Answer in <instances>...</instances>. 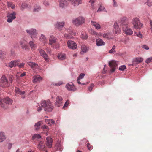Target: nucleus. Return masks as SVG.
Masks as SVG:
<instances>
[{
    "mask_svg": "<svg viewBox=\"0 0 152 152\" xmlns=\"http://www.w3.org/2000/svg\"><path fill=\"white\" fill-rule=\"evenodd\" d=\"M29 44L32 49L34 50L35 48L36 45L33 41H30L29 42Z\"/></svg>",
    "mask_w": 152,
    "mask_h": 152,
    "instance_id": "c9c22d12",
    "label": "nucleus"
},
{
    "mask_svg": "<svg viewBox=\"0 0 152 152\" xmlns=\"http://www.w3.org/2000/svg\"><path fill=\"white\" fill-rule=\"evenodd\" d=\"M113 5L114 7H117L118 6V4H117V2L115 1V0H113Z\"/></svg>",
    "mask_w": 152,
    "mask_h": 152,
    "instance_id": "864d4df0",
    "label": "nucleus"
},
{
    "mask_svg": "<svg viewBox=\"0 0 152 152\" xmlns=\"http://www.w3.org/2000/svg\"><path fill=\"white\" fill-rule=\"evenodd\" d=\"M27 64L34 71L36 72L39 69V66L36 63L31 62H28Z\"/></svg>",
    "mask_w": 152,
    "mask_h": 152,
    "instance_id": "ddd939ff",
    "label": "nucleus"
},
{
    "mask_svg": "<svg viewBox=\"0 0 152 152\" xmlns=\"http://www.w3.org/2000/svg\"><path fill=\"white\" fill-rule=\"evenodd\" d=\"M96 45L97 46H101L104 45H105V43L101 39L98 38L96 40Z\"/></svg>",
    "mask_w": 152,
    "mask_h": 152,
    "instance_id": "4be33fe9",
    "label": "nucleus"
},
{
    "mask_svg": "<svg viewBox=\"0 0 152 152\" xmlns=\"http://www.w3.org/2000/svg\"><path fill=\"white\" fill-rule=\"evenodd\" d=\"M142 48H144L147 50H148L149 49V47L145 45H143L142 46Z\"/></svg>",
    "mask_w": 152,
    "mask_h": 152,
    "instance_id": "5fc2aeb1",
    "label": "nucleus"
},
{
    "mask_svg": "<svg viewBox=\"0 0 152 152\" xmlns=\"http://www.w3.org/2000/svg\"><path fill=\"white\" fill-rule=\"evenodd\" d=\"M58 58L60 60H63L66 58L65 55L63 54H59L58 56Z\"/></svg>",
    "mask_w": 152,
    "mask_h": 152,
    "instance_id": "72a5a7b5",
    "label": "nucleus"
},
{
    "mask_svg": "<svg viewBox=\"0 0 152 152\" xmlns=\"http://www.w3.org/2000/svg\"><path fill=\"white\" fill-rule=\"evenodd\" d=\"M25 64V63H22L20 64H19V63H18V65H17L18 66L19 68H20L24 67Z\"/></svg>",
    "mask_w": 152,
    "mask_h": 152,
    "instance_id": "79ce46f5",
    "label": "nucleus"
},
{
    "mask_svg": "<svg viewBox=\"0 0 152 152\" xmlns=\"http://www.w3.org/2000/svg\"><path fill=\"white\" fill-rule=\"evenodd\" d=\"M33 82L34 83L40 82L42 80V77L39 75H34L33 77Z\"/></svg>",
    "mask_w": 152,
    "mask_h": 152,
    "instance_id": "a211bd4d",
    "label": "nucleus"
},
{
    "mask_svg": "<svg viewBox=\"0 0 152 152\" xmlns=\"http://www.w3.org/2000/svg\"><path fill=\"white\" fill-rule=\"evenodd\" d=\"M67 45L69 48L73 50L76 49L77 47L76 44L72 41H68L67 42Z\"/></svg>",
    "mask_w": 152,
    "mask_h": 152,
    "instance_id": "f8f14e48",
    "label": "nucleus"
},
{
    "mask_svg": "<svg viewBox=\"0 0 152 152\" xmlns=\"http://www.w3.org/2000/svg\"><path fill=\"white\" fill-rule=\"evenodd\" d=\"M49 44L52 45L53 44L55 43L56 42V38L53 35L51 36L49 38Z\"/></svg>",
    "mask_w": 152,
    "mask_h": 152,
    "instance_id": "5701e85b",
    "label": "nucleus"
},
{
    "mask_svg": "<svg viewBox=\"0 0 152 152\" xmlns=\"http://www.w3.org/2000/svg\"><path fill=\"white\" fill-rule=\"evenodd\" d=\"M151 61L152 62V57L148 58L145 61L147 64L149 63Z\"/></svg>",
    "mask_w": 152,
    "mask_h": 152,
    "instance_id": "de8ad7c7",
    "label": "nucleus"
},
{
    "mask_svg": "<svg viewBox=\"0 0 152 152\" xmlns=\"http://www.w3.org/2000/svg\"><path fill=\"white\" fill-rule=\"evenodd\" d=\"M134 28L136 29H140L142 26V24L140 22L139 19L137 18H134L132 21Z\"/></svg>",
    "mask_w": 152,
    "mask_h": 152,
    "instance_id": "7ed1b4c3",
    "label": "nucleus"
},
{
    "mask_svg": "<svg viewBox=\"0 0 152 152\" xmlns=\"http://www.w3.org/2000/svg\"><path fill=\"white\" fill-rule=\"evenodd\" d=\"M147 5L148 6H150L152 5V3H150L148 1L147 2Z\"/></svg>",
    "mask_w": 152,
    "mask_h": 152,
    "instance_id": "69168bd1",
    "label": "nucleus"
},
{
    "mask_svg": "<svg viewBox=\"0 0 152 152\" xmlns=\"http://www.w3.org/2000/svg\"><path fill=\"white\" fill-rule=\"evenodd\" d=\"M38 148L41 152H47L45 148V145L43 141L39 142L38 145Z\"/></svg>",
    "mask_w": 152,
    "mask_h": 152,
    "instance_id": "2eb2a0df",
    "label": "nucleus"
},
{
    "mask_svg": "<svg viewBox=\"0 0 152 152\" xmlns=\"http://www.w3.org/2000/svg\"><path fill=\"white\" fill-rule=\"evenodd\" d=\"M14 78L13 77L12 75H10L9 77V80L10 82L11 83H12V81L13 80Z\"/></svg>",
    "mask_w": 152,
    "mask_h": 152,
    "instance_id": "49530a36",
    "label": "nucleus"
},
{
    "mask_svg": "<svg viewBox=\"0 0 152 152\" xmlns=\"http://www.w3.org/2000/svg\"><path fill=\"white\" fill-rule=\"evenodd\" d=\"M45 122L49 126L51 125L52 124H53L55 123L54 120L52 119H45Z\"/></svg>",
    "mask_w": 152,
    "mask_h": 152,
    "instance_id": "c756f323",
    "label": "nucleus"
},
{
    "mask_svg": "<svg viewBox=\"0 0 152 152\" xmlns=\"http://www.w3.org/2000/svg\"><path fill=\"white\" fill-rule=\"evenodd\" d=\"M12 143H10L8 144L7 148L9 149H10L12 148Z\"/></svg>",
    "mask_w": 152,
    "mask_h": 152,
    "instance_id": "6e6d98bb",
    "label": "nucleus"
},
{
    "mask_svg": "<svg viewBox=\"0 0 152 152\" xmlns=\"http://www.w3.org/2000/svg\"><path fill=\"white\" fill-rule=\"evenodd\" d=\"M103 37L104 38H107L108 39H112L113 38L111 34L110 33L103 34Z\"/></svg>",
    "mask_w": 152,
    "mask_h": 152,
    "instance_id": "cd10ccee",
    "label": "nucleus"
},
{
    "mask_svg": "<svg viewBox=\"0 0 152 152\" xmlns=\"http://www.w3.org/2000/svg\"><path fill=\"white\" fill-rule=\"evenodd\" d=\"M118 24L126 34L130 35L133 34V31L128 26V22L126 18L123 17L121 18L119 20Z\"/></svg>",
    "mask_w": 152,
    "mask_h": 152,
    "instance_id": "f257e3e1",
    "label": "nucleus"
},
{
    "mask_svg": "<svg viewBox=\"0 0 152 152\" xmlns=\"http://www.w3.org/2000/svg\"><path fill=\"white\" fill-rule=\"evenodd\" d=\"M91 24L93 26H94L95 28L97 29H99L101 28L100 25L96 22L91 21Z\"/></svg>",
    "mask_w": 152,
    "mask_h": 152,
    "instance_id": "bb28decb",
    "label": "nucleus"
},
{
    "mask_svg": "<svg viewBox=\"0 0 152 152\" xmlns=\"http://www.w3.org/2000/svg\"><path fill=\"white\" fill-rule=\"evenodd\" d=\"M64 24V22H57L55 25V27L58 29L61 30L63 28Z\"/></svg>",
    "mask_w": 152,
    "mask_h": 152,
    "instance_id": "6ab92c4d",
    "label": "nucleus"
},
{
    "mask_svg": "<svg viewBox=\"0 0 152 152\" xmlns=\"http://www.w3.org/2000/svg\"><path fill=\"white\" fill-rule=\"evenodd\" d=\"M129 40V38H127L125 39L123 41V42L125 44H126L127 43V41Z\"/></svg>",
    "mask_w": 152,
    "mask_h": 152,
    "instance_id": "0e129e2a",
    "label": "nucleus"
},
{
    "mask_svg": "<svg viewBox=\"0 0 152 152\" xmlns=\"http://www.w3.org/2000/svg\"><path fill=\"white\" fill-rule=\"evenodd\" d=\"M87 145L88 148V150H91L92 149L93 146L90 145L89 142H88L87 143Z\"/></svg>",
    "mask_w": 152,
    "mask_h": 152,
    "instance_id": "37998d69",
    "label": "nucleus"
},
{
    "mask_svg": "<svg viewBox=\"0 0 152 152\" xmlns=\"http://www.w3.org/2000/svg\"><path fill=\"white\" fill-rule=\"evenodd\" d=\"M15 92L16 93L18 94H20L22 95L21 97L23 98H24L25 97L23 96V95L25 94V91H21L20 89L19 88H15Z\"/></svg>",
    "mask_w": 152,
    "mask_h": 152,
    "instance_id": "a878e982",
    "label": "nucleus"
},
{
    "mask_svg": "<svg viewBox=\"0 0 152 152\" xmlns=\"http://www.w3.org/2000/svg\"><path fill=\"white\" fill-rule=\"evenodd\" d=\"M65 87L68 91H74L76 90V87L72 82L67 83Z\"/></svg>",
    "mask_w": 152,
    "mask_h": 152,
    "instance_id": "1a4fd4ad",
    "label": "nucleus"
},
{
    "mask_svg": "<svg viewBox=\"0 0 152 152\" xmlns=\"http://www.w3.org/2000/svg\"><path fill=\"white\" fill-rule=\"evenodd\" d=\"M81 50L82 52L86 53L88 50V49L85 45H83L81 46Z\"/></svg>",
    "mask_w": 152,
    "mask_h": 152,
    "instance_id": "58836bf2",
    "label": "nucleus"
},
{
    "mask_svg": "<svg viewBox=\"0 0 152 152\" xmlns=\"http://www.w3.org/2000/svg\"><path fill=\"white\" fill-rule=\"evenodd\" d=\"M44 4L45 6H47L49 5V3H48V1H45L44 2Z\"/></svg>",
    "mask_w": 152,
    "mask_h": 152,
    "instance_id": "e2e57ef3",
    "label": "nucleus"
},
{
    "mask_svg": "<svg viewBox=\"0 0 152 152\" xmlns=\"http://www.w3.org/2000/svg\"><path fill=\"white\" fill-rule=\"evenodd\" d=\"M109 64L111 68L110 70L111 72H114L118 68V64L117 62L114 60L110 61L109 62Z\"/></svg>",
    "mask_w": 152,
    "mask_h": 152,
    "instance_id": "0eeeda50",
    "label": "nucleus"
},
{
    "mask_svg": "<svg viewBox=\"0 0 152 152\" xmlns=\"http://www.w3.org/2000/svg\"><path fill=\"white\" fill-rule=\"evenodd\" d=\"M150 25L151 26V31L152 33V21L150 20Z\"/></svg>",
    "mask_w": 152,
    "mask_h": 152,
    "instance_id": "338daca9",
    "label": "nucleus"
},
{
    "mask_svg": "<svg viewBox=\"0 0 152 152\" xmlns=\"http://www.w3.org/2000/svg\"><path fill=\"white\" fill-rule=\"evenodd\" d=\"M39 40L40 41L42 42L44 44H45L47 43V40L45 35L43 34H41L39 38Z\"/></svg>",
    "mask_w": 152,
    "mask_h": 152,
    "instance_id": "c85d7f7f",
    "label": "nucleus"
},
{
    "mask_svg": "<svg viewBox=\"0 0 152 152\" xmlns=\"http://www.w3.org/2000/svg\"><path fill=\"white\" fill-rule=\"evenodd\" d=\"M6 138L5 134L3 132H0V142L4 141Z\"/></svg>",
    "mask_w": 152,
    "mask_h": 152,
    "instance_id": "393cba45",
    "label": "nucleus"
},
{
    "mask_svg": "<svg viewBox=\"0 0 152 152\" xmlns=\"http://www.w3.org/2000/svg\"><path fill=\"white\" fill-rule=\"evenodd\" d=\"M84 18L81 17L77 18L73 20V23L74 24L78 26L81 25L85 22Z\"/></svg>",
    "mask_w": 152,
    "mask_h": 152,
    "instance_id": "423d86ee",
    "label": "nucleus"
},
{
    "mask_svg": "<svg viewBox=\"0 0 152 152\" xmlns=\"http://www.w3.org/2000/svg\"><path fill=\"white\" fill-rule=\"evenodd\" d=\"M69 103L68 102V101L67 100L66 102H65V104H64V105L63 107V108H64V107H66L68 104Z\"/></svg>",
    "mask_w": 152,
    "mask_h": 152,
    "instance_id": "052dcab7",
    "label": "nucleus"
},
{
    "mask_svg": "<svg viewBox=\"0 0 152 152\" xmlns=\"http://www.w3.org/2000/svg\"><path fill=\"white\" fill-rule=\"evenodd\" d=\"M16 13L13 12L11 13H8V14L7 17L8 18L7 19V21L8 22H12L13 20L16 18Z\"/></svg>",
    "mask_w": 152,
    "mask_h": 152,
    "instance_id": "4468645a",
    "label": "nucleus"
},
{
    "mask_svg": "<svg viewBox=\"0 0 152 152\" xmlns=\"http://www.w3.org/2000/svg\"><path fill=\"white\" fill-rule=\"evenodd\" d=\"M85 75V74L83 73H82L80 74L79 77L77 79V81L78 83L79 84H81V83L80 82V79H82L84 77Z\"/></svg>",
    "mask_w": 152,
    "mask_h": 152,
    "instance_id": "2f4dec72",
    "label": "nucleus"
},
{
    "mask_svg": "<svg viewBox=\"0 0 152 152\" xmlns=\"http://www.w3.org/2000/svg\"><path fill=\"white\" fill-rule=\"evenodd\" d=\"M88 37V36L86 34L83 35L82 34L81 36V38L83 39H86Z\"/></svg>",
    "mask_w": 152,
    "mask_h": 152,
    "instance_id": "c03bdc74",
    "label": "nucleus"
},
{
    "mask_svg": "<svg viewBox=\"0 0 152 152\" xmlns=\"http://www.w3.org/2000/svg\"><path fill=\"white\" fill-rule=\"evenodd\" d=\"M22 48H25V49L27 48V46L26 45H23L22 46Z\"/></svg>",
    "mask_w": 152,
    "mask_h": 152,
    "instance_id": "774afa93",
    "label": "nucleus"
},
{
    "mask_svg": "<svg viewBox=\"0 0 152 152\" xmlns=\"http://www.w3.org/2000/svg\"><path fill=\"white\" fill-rule=\"evenodd\" d=\"M7 5L8 7H11L12 9H14L15 7V5L11 2H8Z\"/></svg>",
    "mask_w": 152,
    "mask_h": 152,
    "instance_id": "4c0bfd02",
    "label": "nucleus"
},
{
    "mask_svg": "<svg viewBox=\"0 0 152 152\" xmlns=\"http://www.w3.org/2000/svg\"><path fill=\"white\" fill-rule=\"evenodd\" d=\"M38 50L39 51L40 55L44 59L47 61H49V59L48 55L42 49V48H39L38 49Z\"/></svg>",
    "mask_w": 152,
    "mask_h": 152,
    "instance_id": "6e6552de",
    "label": "nucleus"
},
{
    "mask_svg": "<svg viewBox=\"0 0 152 152\" xmlns=\"http://www.w3.org/2000/svg\"><path fill=\"white\" fill-rule=\"evenodd\" d=\"M12 103V100L8 97L5 98L0 100V104L1 107L4 109H6L7 107L5 104H11Z\"/></svg>",
    "mask_w": 152,
    "mask_h": 152,
    "instance_id": "20e7f679",
    "label": "nucleus"
},
{
    "mask_svg": "<svg viewBox=\"0 0 152 152\" xmlns=\"http://www.w3.org/2000/svg\"><path fill=\"white\" fill-rule=\"evenodd\" d=\"M53 142L52 139L50 137H48L46 138V144L49 148L52 147Z\"/></svg>",
    "mask_w": 152,
    "mask_h": 152,
    "instance_id": "412c9836",
    "label": "nucleus"
},
{
    "mask_svg": "<svg viewBox=\"0 0 152 152\" xmlns=\"http://www.w3.org/2000/svg\"><path fill=\"white\" fill-rule=\"evenodd\" d=\"M55 148L57 150L59 151H61L62 150V148L61 147V145L59 142L56 143L55 145Z\"/></svg>",
    "mask_w": 152,
    "mask_h": 152,
    "instance_id": "7c9ffc66",
    "label": "nucleus"
},
{
    "mask_svg": "<svg viewBox=\"0 0 152 152\" xmlns=\"http://www.w3.org/2000/svg\"><path fill=\"white\" fill-rule=\"evenodd\" d=\"M19 62L18 60L13 61L8 63L7 66L10 68H12L18 65V63Z\"/></svg>",
    "mask_w": 152,
    "mask_h": 152,
    "instance_id": "dca6fc26",
    "label": "nucleus"
},
{
    "mask_svg": "<svg viewBox=\"0 0 152 152\" xmlns=\"http://www.w3.org/2000/svg\"><path fill=\"white\" fill-rule=\"evenodd\" d=\"M42 123V121H40L37 123L35 124V129L36 130H38L39 129V127Z\"/></svg>",
    "mask_w": 152,
    "mask_h": 152,
    "instance_id": "473e14b6",
    "label": "nucleus"
},
{
    "mask_svg": "<svg viewBox=\"0 0 152 152\" xmlns=\"http://www.w3.org/2000/svg\"><path fill=\"white\" fill-rule=\"evenodd\" d=\"M135 34H136V35L137 37H140V38H142V34L140 33H139L137 34L136 33V32H135Z\"/></svg>",
    "mask_w": 152,
    "mask_h": 152,
    "instance_id": "4d7b16f0",
    "label": "nucleus"
},
{
    "mask_svg": "<svg viewBox=\"0 0 152 152\" xmlns=\"http://www.w3.org/2000/svg\"><path fill=\"white\" fill-rule=\"evenodd\" d=\"M26 7V5L25 4H23L21 6V10H23L25 7Z\"/></svg>",
    "mask_w": 152,
    "mask_h": 152,
    "instance_id": "13d9d810",
    "label": "nucleus"
},
{
    "mask_svg": "<svg viewBox=\"0 0 152 152\" xmlns=\"http://www.w3.org/2000/svg\"><path fill=\"white\" fill-rule=\"evenodd\" d=\"M42 128L43 129H46L47 130H48L49 129L48 127L45 125H44L43 126H42Z\"/></svg>",
    "mask_w": 152,
    "mask_h": 152,
    "instance_id": "bf43d9fd",
    "label": "nucleus"
},
{
    "mask_svg": "<svg viewBox=\"0 0 152 152\" xmlns=\"http://www.w3.org/2000/svg\"><path fill=\"white\" fill-rule=\"evenodd\" d=\"M26 32L31 36V38L33 39L36 37L38 33L36 29L33 28H31L27 29Z\"/></svg>",
    "mask_w": 152,
    "mask_h": 152,
    "instance_id": "39448f33",
    "label": "nucleus"
},
{
    "mask_svg": "<svg viewBox=\"0 0 152 152\" xmlns=\"http://www.w3.org/2000/svg\"><path fill=\"white\" fill-rule=\"evenodd\" d=\"M62 102L63 99L61 97L59 96H57L56 98L55 104L56 106L58 107L62 106L63 104Z\"/></svg>",
    "mask_w": 152,
    "mask_h": 152,
    "instance_id": "9d476101",
    "label": "nucleus"
},
{
    "mask_svg": "<svg viewBox=\"0 0 152 152\" xmlns=\"http://www.w3.org/2000/svg\"><path fill=\"white\" fill-rule=\"evenodd\" d=\"M52 47L56 48H57L59 47V45L58 44H57L56 45H52Z\"/></svg>",
    "mask_w": 152,
    "mask_h": 152,
    "instance_id": "680f3d73",
    "label": "nucleus"
},
{
    "mask_svg": "<svg viewBox=\"0 0 152 152\" xmlns=\"http://www.w3.org/2000/svg\"><path fill=\"white\" fill-rule=\"evenodd\" d=\"M64 36L67 39H69L71 38L72 37L70 36L69 34H65Z\"/></svg>",
    "mask_w": 152,
    "mask_h": 152,
    "instance_id": "a18cd8bd",
    "label": "nucleus"
},
{
    "mask_svg": "<svg viewBox=\"0 0 152 152\" xmlns=\"http://www.w3.org/2000/svg\"><path fill=\"white\" fill-rule=\"evenodd\" d=\"M126 68V66L122 65L120 66L119 68V70L121 71H123Z\"/></svg>",
    "mask_w": 152,
    "mask_h": 152,
    "instance_id": "ea45409f",
    "label": "nucleus"
},
{
    "mask_svg": "<svg viewBox=\"0 0 152 152\" xmlns=\"http://www.w3.org/2000/svg\"><path fill=\"white\" fill-rule=\"evenodd\" d=\"M6 53L0 50V58H2L5 55Z\"/></svg>",
    "mask_w": 152,
    "mask_h": 152,
    "instance_id": "a19ab883",
    "label": "nucleus"
},
{
    "mask_svg": "<svg viewBox=\"0 0 152 152\" xmlns=\"http://www.w3.org/2000/svg\"><path fill=\"white\" fill-rule=\"evenodd\" d=\"M92 33L93 34H94L99 36H100L102 35V34L101 33H98L94 31H92Z\"/></svg>",
    "mask_w": 152,
    "mask_h": 152,
    "instance_id": "3c124183",
    "label": "nucleus"
},
{
    "mask_svg": "<svg viewBox=\"0 0 152 152\" xmlns=\"http://www.w3.org/2000/svg\"><path fill=\"white\" fill-rule=\"evenodd\" d=\"M115 45L113 46L112 48L109 51V53L111 54H114L116 52L115 50Z\"/></svg>",
    "mask_w": 152,
    "mask_h": 152,
    "instance_id": "e433bc0d",
    "label": "nucleus"
},
{
    "mask_svg": "<svg viewBox=\"0 0 152 152\" xmlns=\"http://www.w3.org/2000/svg\"><path fill=\"white\" fill-rule=\"evenodd\" d=\"M143 61V59L141 57H137L133 60L132 64H129V66H134L142 62Z\"/></svg>",
    "mask_w": 152,
    "mask_h": 152,
    "instance_id": "9b49d317",
    "label": "nucleus"
},
{
    "mask_svg": "<svg viewBox=\"0 0 152 152\" xmlns=\"http://www.w3.org/2000/svg\"><path fill=\"white\" fill-rule=\"evenodd\" d=\"M41 106L44 108L45 111H51L53 109L54 107L51 102L49 101H43L41 103Z\"/></svg>",
    "mask_w": 152,
    "mask_h": 152,
    "instance_id": "f03ea898",
    "label": "nucleus"
},
{
    "mask_svg": "<svg viewBox=\"0 0 152 152\" xmlns=\"http://www.w3.org/2000/svg\"><path fill=\"white\" fill-rule=\"evenodd\" d=\"M104 9V7H102V6H100L99 7V8L98 10H97V12H99L102 11Z\"/></svg>",
    "mask_w": 152,
    "mask_h": 152,
    "instance_id": "8fccbe9b",
    "label": "nucleus"
},
{
    "mask_svg": "<svg viewBox=\"0 0 152 152\" xmlns=\"http://www.w3.org/2000/svg\"><path fill=\"white\" fill-rule=\"evenodd\" d=\"M60 7L63 8L66 6L68 4L67 0H59Z\"/></svg>",
    "mask_w": 152,
    "mask_h": 152,
    "instance_id": "aec40b11",
    "label": "nucleus"
},
{
    "mask_svg": "<svg viewBox=\"0 0 152 152\" xmlns=\"http://www.w3.org/2000/svg\"><path fill=\"white\" fill-rule=\"evenodd\" d=\"M40 9V7L39 6L37 7H35L34 9V11L38 12Z\"/></svg>",
    "mask_w": 152,
    "mask_h": 152,
    "instance_id": "09e8293b",
    "label": "nucleus"
},
{
    "mask_svg": "<svg viewBox=\"0 0 152 152\" xmlns=\"http://www.w3.org/2000/svg\"><path fill=\"white\" fill-rule=\"evenodd\" d=\"M94 85L93 84H91V86L88 87V90L90 91H91L92 89L94 87Z\"/></svg>",
    "mask_w": 152,
    "mask_h": 152,
    "instance_id": "603ef678",
    "label": "nucleus"
},
{
    "mask_svg": "<svg viewBox=\"0 0 152 152\" xmlns=\"http://www.w3.org/2000/svg\"><path fill=\"white\" fill-rule=\"evenodd\" d=\"M1 83H3V84H4V86L2 85L3 87H5V86L8 84V82L7 80L6 79L5 76L3 75L2 76L1 79Z\"/></svg>",
    "mask_w": 152,
    "mask_h": 152,
    "instance_id": "b1692460",
    "label": "nucleus"
},
{
    "mask_svg": "<svg viewBox=\"0 0 152 152\" xmlns=\"http://www.w3.org/2000/svg\"><path fill=\"white\" fill-rule=\"evenodd\" d=\"M41 137V136L40 134H35L32 137V139L33 140H34L35 139L37 140V139L40 138Z\"/></svg>",
    "mask_w": 152,
    "mask_h": 152,
    "instance_id": "f704fd0d",
    "label": "nucleus"
},
{
    "mask_svg": "<svg viewBox=\"0 0 152 152\" xmlns=\"http://www.w3.org/2000/svg\"><path fill=\"white\" fill-rule=\"evenodd\" d=\"M113 32L115 34H120L121 32L120 29L117 23H115L113 26Z\"/></svg>",
    "mask_w": 152,
    "mask_h": 152,
    "instance_id": "f3484780",
    "label": "nucleus"
}]
</instances>
